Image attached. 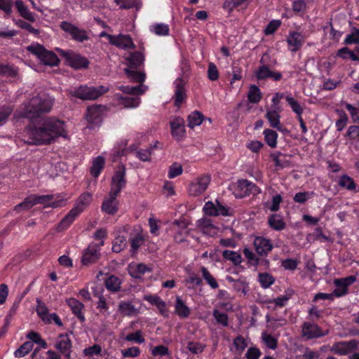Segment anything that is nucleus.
I'll return each instance as SVG.
<instances>
[{
  "label": "nucleus",
  "instance_id": "obj_1",
  "mask_svg": "<svg viewBox=\"0 0 359 359\" xmlns=\"http://www.w3.org/2000/svg\"><path fill=\"white\" fill-rule=\"evenodd\" d=\"M24 142L28 144L48 145L58 137H66L65 123L54 117H46L32 122L25 130Z\"/></svg>",
  "mask_w": 359,
  "mask_h": 359
},
{
  "label": "nucleus",
  "instance_id": "obj_2",
  "mask_svg": "<svg viewBox=\"0 0 359 359\" xmlns=\"http://www.w3.org/2000/svg\"><path fill=\"white\" fill-rule=\"evenodd\" d=\"M54 99L48 96H35L27 102L22 104L14 116L16 118L32 119L43 113L49 112L53 105Z\"/></svg>",
  "mask_w": 359,
  "mask_h": 359
},
{
  "label": "nucleus",
  "instance_id": "obj_3",
  "mask_svg": "<svg viewBox=\"0 0 359 359\" xmlns=\"http://www.w3.org/2000/svg\"><path fill=\"white\" fill-rule=\"evenodd\" d=\"M134 69H135L126 68L124 71L130 81L140 83V84L137 86H121L118 88L125 93L139 95L144 93L147 89V87L142 84L145 80L146 75L142 72L135 71Z\"/></svg>",
  "mask_w": 359,
  "mask_h": 359
},
{
  "label": "nucleus",
  "instance_id": "obj_4",
  "mask_svg": "<svg viewBox=\"0 0 359 359\" xmlns=\"http://www.w3.org/2000/svg\"><path fill=\"white\" fill-rule=\"evenodd\" d=\"M109 89V87L105 86H98L96 87L81 86L70 90L69 94L83 100H93L106 93Z\"/></svg>",
  "mask_w": 359,
  "mask_h": 359
},
{
  "label": "nucleus",
  "instance_id": "obj_5",
  "mask_svg": "<svg viewBox=\"0 0 359 359\" xmlns=\"http://www.w3.org/2000/svg\"><path fill=\"white\" fill-rule=\"evenodd\" d=\"M27 50L46 65L56 66L60 62L53 52L46 50L39 43H32L27 47Z\"/></svg>",
  "mask_w": 359,
  "mask_h": 359
},
{
  "label": "nucleus",
  "instance_id": "obj_6",
  "mask_svg": "<svg viewBox=\"0 0 359 359\" xmlns=\"http://www.w3.org/2000/svg\"><path fill=\"white\" fill-rule=\"evenodd\" d=\"M126 169L123 163L119 164L115 170L114 174L111 177L110 191L114 196H118L126 185Z\"/></svg>",
  "mask_w": 359,
  "mask_h": 359
},
{
  "label": "nucleus",
  "instance_id": "obj_7",
  "mask_svg": "<svg viewBox=\"0 0 359 359\" xmlns=\"http://www.w3.org/2000/svg\"><path fill=\"white\" fill-rule=\"evenodd\" d=\"M56 50L67 60L69 66L76 69L86 68L89 65L86 57L72 50H64L60 48H56Z\"/></svg>",
  "mask_w": 359,
  "mask_h": 359
},
{
  "label": "nucleus",
  "instance_id": "obj_8",
  "mask_svg": "<svg viewBox=\"0 0 359 359\" xmlns=\"http://www.w3.org/2000/svg\"><path fill=\"white\" fill-rule=\"evenodd\" d=\"M211 181L210 175H203L191 182L188 192L190 196H198L201 195L208 189Z\"/></svg>",
  "mask_w": 359,
  "mask_h": 359
},
{
  "label": "nucleus",
  "instance_id": "obj_9",
  "mask_svg": "<svg viewBox=\"0 0 359 359\" xmlns=\"http://www.w3.org/2000/svg\"><path fill=\"white\" fill-rule=\"evenodd\" d=\"M60 27L62 30L69 34L74 41L83 42L88 39L84 29H80L67 21L61 22Z\"/></svg>",
  "mask_w": 359,
  "mask_h": 359
},
{
  "label": "nucleus",
  "instance_id": "obj_10",
  "mask_svg": "<svg viewBox=\"0 0 359 359\" xmlns=\"http://www.w3.org/2000/svg\"><path fill=\"white\" fill-rule=\"evenodd\" d=\"M359 341L356 339H352L351 341H339L333 344L331 348V351L334 353L345 355L353 351H355L358 348Z\"/></svg>",
  "mask_w": 359,
  "mask_h": 359
},
{
  "label": "nucleus",
  "instance_id": "obj_11",
  "mask_svg": "<svg viewBox=\"0 0 359 359\" xmlns=\"http://www.w3.org/2000/svg\"><path fill=\"white\" fill-rule=\"evenodd\" d=\"M203 211L208 215L210 216H229L230 215L229 209L222 205L218 200L215 203L212 201H208L205 203Z\"/></svg>",
  "mask_w": 359,
  "mask_h": 359
},
{
  "label": "nucleus",
  "instance_id": "obj_12",
  "mask_svg": "<svg viewBox=\"0 0 359 359\" xmlns=\"http://www.w3.org/2000/svg\"><path fill=\"white\" fill-rule=\"evenodd\" d=\"M104 35L107 37V39L111 44L114 45L120 48L127 49L135 48V45L133 42V40L129 35L118 34L116 36L105 33L101 34V36Z\"/></svg>",
  "mask_w": 359,
  "mask_h": 359
},
{
  "label": "nucleus",
  "instance_id": "obj_13",
  "mask_svg": "<svg viewBox=\"0 0 359 359\" xmlns=\"http://www.w3.org/2000/svg\"><path fill=\"white\" fill-rule=\"evenodd\" d=\"M72 341L67 334H60L55 344V348L65 358H71Z\"/></svg>",
  "mask_w": 359,
  "mask_h": 359
},
{
  "label": "nucleus",
  "instance_id": "obj_14",
  "mask_svg": "<svg viewBox=\"0 0 359 359\" xmlns=\"http://www.w3.org/2000/svg\"><path fill=\"white\" fill-rule=\"evenodd\" d=\"M264 57L261 58L260 63L262 65L255 71V75L257 80H264L267 78H271L273 81H279L282 79V74L279 72H272L269 66L264 64Z\"/></svg>",
  "mask_w": 359,
  "mask_h": 359
},
{
  "label": "nucleus",
  "instance_id": "obj_15",
  "mask_svg": "<svg viewBox=\"0 0 359 359\" xmlns=\"http://www.w3.org/2000/svg\"><path fill=\"white\" fill-rule=\"evenodd\" d=\"M174 86L175 94L173 99L175 100V105L179 107L187 99L185 81L182 78H177L174 81Z\"/></svg>",
  "mask_w": 359,
  "mask_h": 359
},
{
  "label": "nucleus",
  "instance_id": "obj_16",
  "mask_svg": "<svg viewBox=\"0 0 359 359\" xmlns=\"http://www.w3.org/2000/svg\"><path fill=\"white\" fill-rule=\"evenodd\" d=\"M104 107L101 105H92L88 107L86 119L91 125H98L102 121Z\"/></svg>",
  "mask_w": 359,
  "mask_h": 359
},
{
  "label": "nucleus",
  "instance_id": "obj_17",
  "mask_svg": "<svg viewBox=\"0 0 359 359\" xmlns=\"http://www.w3.org/2000/svg\"><path fill=\"white\" fill-rule=\"evenodd\" d=\"M253 245L258 255L266 256L273 249L271 240L258 236L254 240Z\"/></svg>",
  "mask_w": 359,
  "mask_h": 359
},
{
  "label": "nucleus",
  "instance_id": "obj_18",
  "mask_svg": "<svg viewBox=\"0 0 359 359\" xmlns=\"http://www.w3.org/2000/svg\"><path fill=\"white\" fill-rule=\"evenodd\" d=\"M324 335L325 334L323 333L318 325L309 322L304 323L302 325V336L307 339L318 338Z\"/></svg>",
  "mask_w": 359,
  "mask_h": 359
},
{
  "label": "nucleus",
  "instance_id": "obj_19",
  "mask_svg": "<svg viewBox=\"0 0 359 359\" xmlns=\"http://www.w3.org/2000/svg\"><path fill=\"white\" fill-rule=\"evenodd\" d=\"M170 124L172 136L177 140H181L186 132L184 119L180 116L175 117Z\"/></svg>",
  "mask_w": 359,
  "mask_h": 359
},
{
  "label": "nucleus",
  "instance_id": "obj_20",
  "mask_svg": "<svg viewBox=\"0 0 359 359\" xmlns=\"http://www.w3.org/2000/svg\"><path fill=\"white\" fill-rule=\"evenodd\" d=\"M35 205L36 204H42L45 206H50L53 208H60L65 204V201L64 200L55 201L51 202V201L54 198L53 195H42L37 196L35 194H32Z\"/></svg>",
  "mask_w": 359,
  "mask_h": 359
},
{
  "label": "nucleus",
  "instance_id": "obj_21",
  "mask_svg": "<svg viewBox=\"0 0 359 359\" xmlns=\"http://www.w3.org/2000/svg\"><path fill=\"white\" fill-rule=\"evenodd\" d=\"M157 144H158V142H156V143L154 145L151 146L148 149H136L135 145H131L128 148V150L130 152L134 153L135 156L137 158H139L140 161H144V162H150L151 160V155L153 154V151H154V149L157 148Z\"/></svg>",
  "mask_w": 359,
  "mask_h": 359
},
{
  "label": "nucleus",
  "instance_id": "obj_22",
  "mask_svg": "<svg viewBox=\"0 0 359 359\" xmlns=\"http://www.w3.org/2000/svg\"><path fill=\"white\" fill-rule=\"evenodd\" d=\"M128 68L137 69L143 65L144 61V55L142 50H137L130 53L126 57Z\"/></svg>",
  "mask_w": 359,
  "mask_h": 359
},
{
  "label": "nucleus",
  "instance_id": "obj_23",
  "mask_svg": "<svg viewBox=\"0 0 359 359\" xmlns=\"http://www.w3.org/2000/svg\"><path fill=\"white\" fill-rule=\"evenodd\" d=\"M289 48L292 52H296L301 48L304 43V36L299 32L290 33L287 39Z\"/></svg>",
  "mask_w": 359,
  "mask_h": 359
},
{
  "label": "nucleus",
  "instance_id": "obj_24",
  "mask_svg": "<svg viewBox=\"0 0 359 359\" xmlns=\"http://www.w3.org/2000/svg\"><path fill=\"white\" fill-rule=\"evenodd\" d=\"M66 302L73 313L81 323H83L86 320L85 316L82 313L84 305L75 298H69Z\"/></svg>",
  "mask_w": 359,
  "mask_h": 359
},
{
  "label": "nucleus",
  "instance_id": "obj_25",
  "mask_svg": "<svg viewBox=\"0 0 359 359\" xmlns=\"http://www.w3.org/2000/svg\"><path fill=\"white\" fill-rule=\"evenodd\" d=\"M109 198L104 200L102 203V210L107 214L114 215L118 210L117 196H114L111 192H109Z\"/></svg>",
  "mask_w": 359,
  "mask_h": 359
},
{
  "label": "nucleus",
  "instance_id": "obj_26",
  "mask_svg": "<svg viewBox=\"0 0 359 359\" xmlns=\"http://www.w3.org/2000/svg\"><path fill=\"white\" fill-rule=\"evenodd\" d=\"M115 97L118 104L125 108L137 107L140 103V99L138 97L123 96L120 94H116Z\"/></svg>",
  "mask_w": 359,
  "mask_h": 359
},
{
  "label": "nucleus",
  "instance_id": "obj_27",
  "mask_svg": "<svg viewBox=\"0 0 359 359\" xmlns=\"http://www.w3.org/2000/svg\"><path fill=\"white\" fill-rule=\"evenodd\" d=\"M92 201V195L88 192L82 194L73 208L79 214L81 213Z\"/></svg>",
  "mask_w": 359,
  "mask_h": 359
},
{
  "label": "nucleus",
  "instance_id": "obj_28",
  "mask_svg": "<svg viewBox=\"0 0 359 359\" xmlns=\"http://www.w3.org/2000/svg\"><path fill=\"white\" fill-rule=\"evenodd\" d=\"M99 259V252L95 246H89L82 257V263L85 265L93 263Z\"/></svg>",
  "mask_w": 359,
  "mask_h": 359
},
{
  "label": "nucleus",
  "instance_id": "obj_29",
  "mask_svg": "<svg viewBox=\"0 0 359 359\" xmlns=\"http://www.w3.org/2000/svg\"><path fill=\"white\" fill-rule=\"evenodd\" d=\"M175 309V313L181 318H187L190 315V309L185 304L184 301L179 296L176 297Z\"/></svg>",
  "mask_w": 359,
  "mask_h": 359
},
{
  "label": "nucleus",
  "instance_id": "obj_30",
  "mask_svg": "<svg viewBox=\"0 0 359 359\" xmlns=\"http://www.w3.org/2000/svg\"><path fill=\"white\" fill-rule=\"evenodd\" d=\"M79 215V214L72 208L58 224L57 228V231H63L69 227Z\"/></svg>",
  "mask_w": 359,
  "mask_h": 359
},
{
  "label": "nucleus",
  "instance_id": "obj_31",
  "mask_svg": "<svg viewBox=\"0 0 359 359\" xmlns=\"http://www.w3.org/2000/svg\"><path fill=\"white\" fill-rule=\"evenodd\" d=\"M150 269L144 264H135L130 265L129 273L135 278H141L142 276L147 271H150Z\"/></svg>",
  "mask_w": 359,
  "mask_h": 359
},
{
  "label": "nucleus",
  "instance_id": "obj_32",
  "mask_svg": "<svg viewBox=\"0 0 359 359\" xmlns=\"http://www.w3.org/2000/svg\"><path fill=\"white\" fill-rule=\"evenodd\" d=\"M268 224L271 229L276 231H281L285 228V223L282 217L278 214H273L269 217Z\"/></svg>",
  "mask_w": 359,
  "mask_h": 359
},
{
  "label": "nucleus",
  "instance_id": "obj_33",
  "mask_svg": "<svg viewBox=\"0 0 359 359\" xmlns=\"http://www.w3.org/2000/svg\"><path fill=\"white\" fill-rule=\"evenodd\" d=\"M118 311L123 316H132L138 313L137 309L130 302H121L118 304Z\"/></svg>",
  "mask_w": 359,
  "mask_h": 359
},
{
  "label": "nucleus",
  "instance_id": "obj_34",
  "mask_svg": "<svg viewBox=\"0 0 359 359\" xmlns=\"http://www.w3.org/2000/svg\"><path fill=\"white\" fill-rule=\"evenodd\" d=\"M265 116L269 121L271 127L276 128L280 131L282 130L280 123V115L278 109L267 111Z\"/></svg>",
  "mask_w": 359,
  "mask_h": 359
},
{
  "label": "nucleus",
  "instance_id": "obj_35",
  "mask_svg": "<svg viewBox=\"0 0 359 359\" xmlns=\"http://www.w3.org/2000/svg\"><path fill=\"white\" fill-rule=\"evenodd\" d=\"M104 284L108 290L116 292L121 290V280L117 276L111 275L105 280Z\"/></svg>",
  "mask_w": 359,
  "mask_h": 359
},
{
  "label": "nucleus",
  "instance_id": "obj_36",
  "mask_svg": "<svg viewBox=\"0 0 359 359\" xmlns=\"http://www.w3.org/2000/svg\"><path fill=\"white\" fill-rule=\"evenodd\" d=\"M15 6L22 18L30 22L35 21L34 15L29 11L27 7L24 5L21 0H17L15 1Z\"/></svg>",
  "mask_w": 359,
  "mask_h": 359
},
{
  "label": "nucleus",
  "instance_id": "obj_37",
  "mask_svg": "<svg viewBox=\"0 0 359 359\" xmlns=\"http://www.w3.org/2000/svg\"><path fill=\"white\" fill-rule=\"evenodd\" d=\"M204 119V116L198 111L191 112L187 117V126L190 128H194L201 124Z\"/></svg>",
  "mask_w": 359,
  "mask_h": 359
},
{
  "label": "nucleus",
  "instance_id": "obj_38",
  "mask_svg": "<svg viewBox=\"0 0 359 359\" xmlns=\"http://www.w3.org/2000/svg\"><path fill=\"white\" fill-rule=\"evenodd\" d=\"M338 184L340 187L348 191L355 190L356 188V184L354 180L347 175H344L339 177Z\"/></svg>",
  "mask_w": 359,
  "mask_h": 359
},
{
  "label": "nucleus",
  "instance_id": "obj_39",
  "mask_svg": "<svg viewBox=\"0 0 359 359\" xmlns=\"http://www.w3.org/2000/svg\"><path fill=\"white\" fill-rule=\"evenodd\" d=\"M251 183L252 182H250L248 180H238L236 186V191L238 192L236 195L241 198L248 196V190L250 188V185H251Z\"/></svg>",
  "mask_w": 359,
  "mask_h": 359
},
{
  "label": "nucleus",
  "instance_id": "obj_40",
  "mask_svg": "<svg viewBox=\"0 0 359 359\" xmlns=\"http://www.w3.org/2000/svg\"><path fill=\"white\" fill-rule=\"evenodd\" d=\"M104 165V158L102 156H97L93 161V165L90 168V173L94 177H98Z\"/></svg>",
  "mask_w": 359,
  "mask_h": 359
},
{
  "label": "nucleus",
  "instance_id": "obj_41",
  "mask_svg": "<svg viewBox=\"0 0 359 359\" xmlns=\"http://www.w3.org/2000/svg\"><path fill=\"white\" fill-rule=\"evenodd\" d=\"M223 257L226 259L231 261L234 265L238 266L242 262V257L240 253L226 250L222 252Z\"/></svg>",
  "mask_w": 359,
  "mask_h": 359
},
{
  "label": "nucleus",
  "instance_id": "obj_42",
  "mask_svg": "<svg viewBox=\"0 0 359 359\" xmlns=\"http://www.w3.org/2000/svg\"><path fill=\"white\" fill-rule=\"evenodd\" d=\"M262 93L259 88L255 85L250 86L249 92L248 93V100L251 103H258L262 99Z\"/></svg>",
  "mask_w": 359,
  "mask_h": 359
},
{
  "label": "nucleus",
  "instance_id": "obj_43",
  "mask_svg": "<svg viewBox=\"0 0 359 359\" xmlns=\"http://www.w3.org/2000/svg\"><path fill=\"white\" fill-rule=\"evenodd\" d=\"M264 140L266 144L271 148H274L277 144L278 134L275 130L266 129L264 131Z\"/></svg>",
  "mask_w": 359,
  "mask_h": 359
},
{
  "label": "nucleus",
  "instance_id": "obj_44",
  "mask_svg": "<svg viewBox=\"0 0 359 359\" xmlns=\"http://www.w3.org/2000/svg\"><path fill=\"white\" fill-rule=\"evenodd\" d=\"M26 337L29 341L32 342L33 344L34 343L39 344L41 348L44 349L48 347L46 341L41 338V335L38 332L31 331L27 333Z\"/></svg>",
  "mask_w": 359,
  "mask_h": 359
},
{
  "label": "nucleus",
  "instance_id": "obj_45",
  "mask_svg": "<svg viewBox=\"0 0 359 359\" xmlns=\"http://www.w3.org/2000/svg\"><path fill=\"white\" fill-rule=\"evenodd\" d=\"M35 205L34 200L32 194L25 198L23 202L18 204L14 207V210L20 212L21 210H28Z\"/></svg>",
  "mask_w": 359,
  "mask_h": 359
},
{
  "label": "nucleus",
  "instance_id": "obj_46",
  "mask_svg": "<svg viewBox=\"0 0 359 359\" xmlns=\"http://www.w3.org/2000/svg\"><path fill=\"white\" fill-rule=\"evenodd\" d=\"M258 280L263 288H268L275 282V278L268 273H260L258 275Z\"/></svg>",
  "mask_w": 359,
  "mask_h": 359
},
{
  "label": "nucleus",
  "instance_id": "obj_47",
  "mask_svg": "<svg viewBox=\"0 0 359 359\" xmlns=\"http://www.w3.org/2000/svg\"><path fill=\"white\" fill-rule=\"evenodd\" d=\"M33 348L32 341H27L22 344L15 352L14 355L16 358H22L28 354Z\"/></svg>",
  "mask_w": 359,
  "mask_h": 359
},
{
  "label": "nucleus",
  "instance_id": "obj_48",
  "mask_svg": "<svg viewBox=\"0 0 359 359\" xmlns=\"http://www.w3.org/2000/svg\"><path fill=\"white\" fill-rule=\"evenodd\" d=\"M202 276L206 283L212 288L216 289L219 287V285L215 278L211 275L207 268L202 266L201 268Z\"/></svg>",
  "mask_w": 359,
  "mask_h": 359
},
{
  "label": "nucleus",
  "instance_id": "obj_49",
  "mask_svg": "<svg viewBox=\"0 0 359 359\" xmlns=\"http://www.w3.org/2000/svg\"><path fill=\"white\" fill-rule=\"evenodd\" d=\"M285 100L291 107L292 111L295 113L297 116L302 114L304 111L303 107L297 100L294 99V97H292L291 95H286Z\"/></svg>",
  "mask_w": 359,
  "mask_h": 359
},
{
  "label": "nucleus",
  "instance_id": "obj_50",
  "mask_svg": "<svg viewBox=\"0 0 359 359\" xmlns=\"http://www.w3.org/2000/svg\"><path fill=\"white\" fill-rule=\"evenodd\" d=\"M127 245L126 238L123 236H117L112 245V251L114 252H120L122 250H123Z\"/></svg>",
  "mask_w": 359,
  "mask_h": 359
},
{
  "label": "nucleus",
  "instance_id": "obj_51",
  "mask_svg": "<svg viewBox=\"0 0 359 359\" xmlns=\"http://www.w3.org/2000/svg\"><path fill=\"white\" fill-rule=\"evenodd\" d=\"M37 306H36V313L38 316L43 320H49L48 319V310L44 303H43L41 300L37 299Z\"/></svg>",
  "mask_w": 359,
  "mask_h": 359
},
{
  "label": "nucleus",
  "instance_id": "obj_52",
  "mask_svg": "<svg viewBox=\"0 0 359 359\" xmlns=\"http://www.w3.org/2000/svg\"><path fill=\"white\" fill-rule=\"evenodd\" d=\"M243 254L248 260L249 265L257 267L259 264V259L255 255V254L248 248L243 250Z\"/></svg>",
  "mask_w": 359,
  "mask_h": 359
},
{
  "label": "nucleus",
  "instance_id": "obj_53",
  "mask_svg": "<svg viewBox=\"0 0 359 359\" xmlns=\"http://www.w3.org/2000/svg\"><path fill=\"white\" fill-rule=\"evenodd\" d=\"M13 111L12 106H3L0 107V126L4 125Z\"/></svg>",
  "mask_w": 359,
  "mask_h": 359
},
{
  "label": "nucleus",
  "instance_id": "obj_54",
  "mask_svg": "<svg viewBox=\"0 0 359 359\" xmlns=\"http://www.w3.org/2000/svg\"><path fill=\"white\" fill-rule=\"evenodd\" d=\"M129 241L130 242L131 250L135 252L143 244L144 238L141 234L137 233L135 236L130 237Z\"/></svg>",
  "mask_w": 359,
  "mask_h": 359
},
{
  "label": "nucleus",
  "instance_id": "obj_55",
  "mask_svg": "<svg viewBox=\"0 0 359 359\" xmlns=\"http://www.w3.org/2000/svg\"><path fill=\"white\" fill-rule=\"evenodd\" d=\"M340 279H336L334 280V284L336 288L333 291V294L334 297H342L347 294L348 288L343 284V283H339Z\"/></svg>",
  "mask_w": 359,
  "mask_h": 359
},
{
  "label": "nucleus",
  "instance_id": "obj_56",
  "mask_svg": "<svg viewBox=\"0 0 359 359\" xmlns=\"http://www.w3.org/2000/svg\"><path fill=\"white\" fill-rule=\"evenodd\" d=\"M151 31L156 35L167 36L169 34V27L163 23L156 24L151 27Z\"/></svg>",
  "mask_w": 359,
  "mask_h": 359
},
{
  "label": "nucleus",
  "instance_id": "obj_57",
  "mask_svg": "<svg viewBox=\"0 0 359 359\" xmlns=\"http://www.w3.org/2000/svg\"><path fill=\"white\" fill-rule=\"evenodd\" d=\"M282 156L283 154L280 153L271 154V157L275 163V166L279 168H284L290 165V163L287 160L280 158V156Z\"/></svg>",
  "mask_w": 359,
  "mask_h": 359
},
{
  "label": "nucleus",
  "instance_id": "obj_58",
  "mask_svg": "<svg viewBox=\"0 0 359 359\" xmlns=\"http://www.w3.org/2000/svg\"><path fill=\"white\" fill-rule=\"evenodd\" d=\"M313 195H314L313 192H308V191L298 192L294 195L293 200L296 203H304L307 200L311 198Z\"/></svg>",
  "mask_w": 359,
  "mask_h": 359
},
{
  "label": "nucleus",
  "instance_id": "obj_59",
  "mask_svg": "<svg viewBox=\"0 0 359 359\" xmlns=\"http://www.w3.org/2000/svg\"><path fill=\"white\" fill-rule=\"evenodd\" d=\"M217 323L223 326H227L229 323L228 316L225 313H221L218 310H214L212 313Z\"/></svg>",
  "mask_w": 359,
  "mask_h": 359
},
{
  "label": "nucleus",
  "instance_id": "obj_60",
  "mask_svg": "<svg viewBox=\"0 0 359 359\" xmlns=\"http://www.w3.org/2000/svg\"><path fill=\"white\" fill-rule=\"evenodd\" d=\"M244 2L243 0H225L223 4V8L230 13L235 8L242 5Z\"/></svg>",
  "mask_w": 359,
  "mask_h": 359
},
{
  "label": "nucleus",
  "instance_id": "obj_61",
  "mask_svg": "<svg viewBox=\"0 0 359 359\" xmlns=\"http://www.w3.org/2000/svg\"><path fill=\"white\" fill-rule=\"evenodd\" d=\"M183 168L180 164L175 163L172 164L170 167L168 172V177L170 179H172L180 175L182 173Z\"/></svg>",
  "mask_w": 359,
  "mask_h": 359
},
{
  "label": "nucleus",
  "instance_id": "obj_62",
  "mask_svg": "<svg viewBox=\"0 0 359 359\" xmlns=\"http://www.w3.org/2000/svg\"><path fill=\"white\" fill-rule=\"evenodd\" d=\"M262 338L268 348L275 349L277 347V340L271 334L263 333Z\"/></svg>",
  "mask_w": 359,
  "mask_h": 359
},
{
  "label": "nucleus",
  "instance_id": "obj_63",
  "mask_svg": "<svg viewBox=\"0 0 359 359\" xmlns=\"http://www.w3.org/2000/svg\"><path fill=\"white\" fill-rule=\"evenodd\" d=\"M126 340L128 341H135L138 344H142L144 341V339L142 337V332L140 330L127 334Z\"/></svg>",
  "mask_w": 359,
  "mask_h": 359
},
{
  "label": "nucleus",
  "instance_id": "obj_64",
  "mask_svg": "<svg viewBox=\"0 0 359 359\" xmlns=\"http://www.w3.org/2000/svg\"><path fill=\"white\" fill-rule=\"evenodd\" d=\"M187 348L194 354H198L203 352L204 346L198 342L189 341L187 344Z\"/></svg>",
  "mask_w": 359,
  "mask_h": 359
}]
</instances>
